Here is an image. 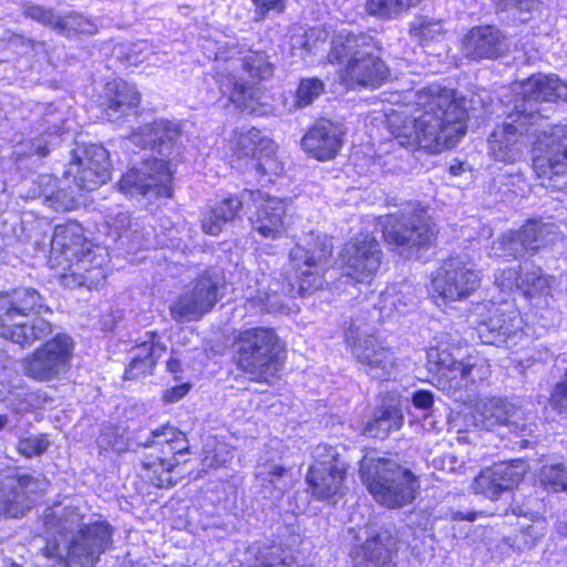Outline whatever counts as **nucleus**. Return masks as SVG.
<instances>
[{"label":"nucleus","mask_w":567,"mask_h":567,"mask_svg":"<svg viewBox=\"0 0 567 567\" xmlns=\"http://www.w3.org/2000/svg\"><path fill=\"white\" fill-rule=\"evenodd\" d=\"M468 111L455 90L429 86L417 93L410 115L391 123L390 132L402 147L437 155L453 150L467 133Z\"/></svg>","instance_id":"1"},{"label":"nucleus","mask_w":567,"mask_h":567,"mask_svg":"<svg viewBox=\"0 0 567 567\" xmlns=\"http://www.w3.org/2000/svg\"><path fill=\"white\" fill-rule=\"evenodd\" d=\"M287 360V343L274 327L252 326L233 334L230 361L252 383L271 385L280 380Z\"/></svg>","instance_id":"2"},{"label":"nucleus","mask_w":567,"mask_h":567,"mask_svg":"<svg viewBox=\"0 0 567 567\" xmlns=\"http://www.w3.org/2000/svg\"><path fill=\"white\" fill-rule=\"evenodd\" d=\"M372 41V37L365 32L347 30L331 38L327 61L332 65H342L338 76L347 90H375L389 80L390 69L384 60L364 50Z\"/></svg>","instance_id":"3"},{"label":"nucleus","mask_w":567,"mask_h":567,"mask_svg":"<svg viewBox=\"0 0 567 567\" xmlns=\"http://www.w3.org/2000/svg\"><path fill=\"white\" fill-rule=\"evenodd\" d=\"M50 312L42 295L32 287L18 286L0 291V338L22 348L50 337L53 324L39 317Z\"/></svg>","instance_id":"4"},{"label":"nucleus","mask_w":567,"mask_h":567,"mask_svg":"<svg viewBox=\"0 0 567 567\" xmlns=\"http://www.w3.org/2000/svg\"><path fill=\"white\" fill-rule=\"evenodd\" d=\"M93 244L85 236L79 221L68 219L53 227L48 250V265L59 271V280L65 287L85 286L94 269Z\"/></svg>","instance_id":"5"},{"label":"nucleus","mask_w":567,"mask_h":567,"mask_svg":"<svg viewBox=\"0 0 567 567\" xmlns=\"http://www.w3.org/2000/svg\"><path fill=\"white\" fill-rule=\"evenodd\" d=\"M144 445L157 452L145 454L141 461L137 473L141 482L154 488L175 486L182 477L177 468L187 462L182 457L190 453L186 433L167 422L152 430Z\"/></svg>","instance_id":"6"},{"label":"nucleus","mask_w":567,"mask_h":567,"mask_svg":"<svg viewBox=\"0 0 567 567\" xmlns=\"http://www.w3.org/2000/svg\"><path fill=\"white\" fill-rule=\"evenodd\" d=\"M241 70L249 81H244L234 72L216 71L214 79L226 106H233L239 113L254 114L262 105L261 83L274 78L276 66L264 50H248L240 58Z\"/></svg>","instance_id":"7"},{"label":"nucleus","mask_w":567,"mask_h":567,"mask_svg":"<svg viewBox=\"0 0 567 567\" xmlns=\"http://www.w3.org/2000/svg\"><path fill=\"white\" fill-rule=\"evenodd\" d=\"M229 153L234 167L254 173L261 182L274 183L285 175L286 165L280 155V146L256 126L234 130L229 138Z\"/></svg>","instance_id":"8"},{"label":"nucleus","mask_w":567,"mask_h":567,"mask_svg":"<svg viewBox=\"0 0 567 567\" xmlns=\"http://www.w3.org/2000/svg\"><path fill=\"white\" fill-rule=\"evenodd\" d=\"M360 478L373 499L389 509L412 504L421 487L420 477L412 470L388 457L362 465Z\"/></svg>","instance_id":"9"},{"label":"nucleus","mask_w":567,"mask_h":567,"mask_svg":"<svg viewBox=\"0 0 567 567\" xmlns=\"http://www.w3.org/2000/svg\"><path fill=\"white\" fill-rule=\"evenodd\" d=\"M377 225L382 241L390 250L398 252L426 251L436 245L440 234L427 209L420 205L379 216Z\"/></svg>","instance_id":"10"},{"label":"nucleus","mask_w":567,"mask_h":567,"mask_svg":"<svg viewBox=\"0 0 567 567\" xmlns=\"http://www.w3.org/2000/svg\"><path fill=\"white\" fill-rule=\"evenodd\" d=\"M332 255L333 246L326 238L316 239L309 248L292 250L289 261L293 275L285 276L286 293L290 298L305 297L321 289Z\"/></svg>","instance_id":"11"},{"label":"nucleus","mask_w":567,"mask_h":567,"mask_svg":"<svg viewBox=\"0 0 567 567\" xmlns=\"http://www.w3.org/2000/svg\"><path fill=\"white\" fill-rule=\"evenodd\" d=\"M482 276L458 255L443 259L431 275L429 297L436 305H447L471 298L481 287Z\"/></svg>","instance_id":"12"},{"label":"nucleus","mask_w":567,"mask_h":567,"mask_svg":"<svg viewBox=\"0 0 567 567\" xmlns=\"http://www.w3.org/2000/svg\"><path fill=\"white\" fill-rule=\"evenodd\" d=\"M384 252L370 231H359L346 240L338 252L341 276L352 285H371L380 274Z\"/></svg>","instance_id":"13"},{"label":"nucleus","mask_w":567,"mask_h":567,"mask_svg":"<svg viewBox=\"0 0 567 567\" xmlns=\"http://www.w3.org/2000/svg\"><path fill=\"white\" fill-rule=\"evenodd\" d=\"M74 355L72 338L59 332L44 340L21 360L23 374L38 382H50L70 371Z\"/></svg>","instance_id":"14"},{"label":"nucleus","mask_w":567,"mask_h":567,"mask_svg":"<svg viewBox=\"0 0 567 567\" xmlns=\"http://www.w3.org/2000/svg\"><path fill=\"white\" fill-rule=\"evenodd\" d=\"M224 289V279L212 269H205L196 276L190 288L174 300L169 313L177 322L199 321L221 300Z\"/></svg>","instance_id":"15"},{"label":"nucleus","mask_w":567,"mask_h":567,"mask_svg":"<svg viewBox=\"0 0 567 567\" xmlns=\"http://www.w3.org/2000/svg\"><path fill=\"white\" fill-rule=\"evenodd\" d=\"M174 172L169 159L156 157L144 158L140 166L128 167L115 186L124 195L154 194L156 197L172 198Z\"/></svg>","instance_id":"16"},{"label":"nucleus","mask_w":567,"mask_h":567,"mask_svg":"<svg viewBox=\"0 0 567 567\" xmlns=\"http://www.w3.org/2000/svg\"><path fill=\"white\" fill-rule=\"evenodd\" d=\"M433 367L439 385L449 391L488 381L492 375L489 360L478 351L467 353L458 361L443 350L437 353Z\"/></svg>","instance_id":"17"},{"label":"nucleus","mask_w":567,"mask_h":567,"mask_svg":"<svg viewBox=\"0 0 567 567\" xmlns=\"http://www.w3.org/2000/svg\"><path fill=\"white\" fill-rule=\"evenodd\" d=\"M326 458L316 460L308 468L306 483L313 499L336 504L347 493L350 465L332 446H326Z\"/></svg>","instance_id":"18"},{"label":"nucleus","mask_w":567,"mask_h":567,"mask_svg":"<svg viewBox=\"0 0 567 567\" xmlns=\"http://www.w3.org/2000/svg\"><path fill=\"white\" fill-rule=\"evenodd\" d=\"M532 165L539 178L567 176V124H551L535 135Z\"/></svg>","instance_id":"19"},{"label":"nucleus","mask_w":567,"mask_h":567,"mask_svg":"<svg viewBox=\"0 0 567 567\" xmlns=\"http://www.w3.org/2000/svg\"><path fill=\"white\" fill-rule=\"evenodd\" d=\"M535 118V112L515 107L503 122L494 126L487 140L489 155L494 161L514 164L518 159L524 138L529 135Z\"/></svg>","instance_id":"20"},{"label":"nucleus","mask_w":567,"mask_h":567,"mask_svg":"<svg viewBox=\"0 0 567 567\" xmlns=\"http://www.w3.org/2000/svg\"><path fill=\"white\" fill-rule=\"evenodd\" d=\"M80 190L94 192L112 178V163L107 151L91 144L80 153L72 152L68 168L63 173Z\"/></svg>","instance_id":"21"},{"label":"nucleus","mask_w":567,"mask_h":567,"mask_svg":"<svg viewBox=\"0 0 567 567\" xmlns=\"http://www.w3.org/2000/svg\"><path fill=\"white\" fill-rule=\"evenodd\" d=\"M113 527L104 519L83 524L66 549L65 567H95L112 545Z\"/></svg>","instance_id":"22"},{"label":"nucleus","mask_w":567,"mask_h":567,"mask_svg":"<svg viewBox=\"0 0 567 567\" xmlns=\"http://www.w3.org/2000/svg\"><path fill=\"white\" fill-rule=\"evenodd\" d=\"M142 93L136 83L116 76L106 80L96 96V106L109 121L124 122L140 115Z\"/></svg>","instance_id":"23"},{"label":"nucleus","mask_w":567,"mask_h":567,"mask_svg":"<svg viewBox=\"0 0 567 567\" xmlns=\"http://www.w3.org/2000/svg\"><path fill=\"white\" fill-rule=\"evenodd\" d=\"M399 550V537L389 529H381L354 546L350 557L354 567H396Z\"/></svg>","instance_id":"24"},{"label":"nucleus","mask_w":567,"mask_h":567,"mask_svg":"<svg viewBox=\"0 0 567 567\" xmlns=\"http://www.w3.org/2000/svg\"><path fill=\"white\" fill-rule=\"evenodd\" d=\"M523 480L524 471L518 461L499 462L482 468L474 477L472 488L475 494L496 501Z\"/></svg>","instance_id":"25"},{"label":"nucleus","mask_w":567,"mask_h":567,"mask_svg":"<svg viewBox=\"0 0 567 567\" xmlns=\"http://www.w3.org/2000/svg\"><path fill=\"white\" fill-rule=\"evenodd\" d=\"M162 333L151 330L145 333V340L135 342L122 380L136 381L154 374L162 355L167 351V346L162 340Z\"/></svg>","instance_id":"26"},{"label":"nucleus","mask_w":567,"mask_h":567,"mask_svg":"<svg viewBox=\"0 0 567 567\" xmlns=\"http://www.w3.org/2000/svg\"><path fill=\"white\" fill-rule=\"evenodd\" d=\"M466 56L481 60H496L509 48L506 34L495 24H480L471 28L463 38Z\"/></svg>","instance_id":"27"},{"label":"nucleus","mask_w":567,"mask_h":567,"mask_svg":"<svg viewBox=\"0 0 567 567\" xmlns=\"http://www.w3.org/2000/svg\"><path fill=\"white\" fill-rule=\"evenodd\" d=\"M342 133L328 118H318L303 134L301 148L310 157L327 162L337 157L342 146Z\"/></svg>","instance_id":"28"},{"label":"nucleus","mask_w":567,"mask_h":567,"mask_svg":"<svg viewBox=\"0 0 567 567\" xmlns=\"http://www.w3.org/2000/svg\"><path fill=\"white\" fill-rule=\"evenodd\" d=\"M37 483L31 474H12L0 482V516L21 518L32 508L30 487Z\"/></svg>","instance_id":"29"},{"label":"nucleus","mask_w":567,"mask_h":567,"mask_svg":"<svg viewBox=\"0 0 567 567\" xmlns=\"http://www.w3.org/2000/svg\"><path fill=\"white\" fill-rule=\"evenodd\" d=\"M557 226L546 223L542 217H532L516 230H511L505 238L508 245H519L532 255L554 244Z\"/></svg>","instance_id":"30"},{"label":"nucleus","mask_w":567,"mask_h":567,"mask_svg":"<svg viewBox=\"0 0 567 567\" xmlns=\"http://www.w3.org/2000/svg\"><path fill=\"white\" fill-rule=\"evenodd\" d=\"M244 209L240 195L227 194L215 203L200 219V228L208 236H218L226 224L236 220Z\"/></svg>","instance_id":"31"},{"label":"nucleus","mask_w":567,"mask_h":567,"mask_svg":"<svg viewBox=\"0 0 567 567\" xmlns=\"http://www.w3.org/2000/svg\"><path fill=\"white\" fill-rule=\"evenodd\" d=\"M285 208L272 198L265 199L256 209L252 228L262 238L279 239L286 235Z\"/></svg>","instance_id":"32"},{"label":"nucleus","mask_w":567,"mask_h":567,"mask_svg":"<svg viewBox=\"0 0 567 567\" xmlns=\"http://www.w3.org/2000/svg\"><path fill=\"white\" fill-rule=\"evenodd\" d=\"M519 313L516 310L505 311L492 305L488 308V315L482 318L477 326L485 328L494 337V340L489 341L494 343L496 341L503 342L514 337L518 331L522 330Z\"/></svg>","instance_id":"33"},{"label":"nucleus","mask_w":567,"mask_h":567,"mask_svg":"<svg viewBox=\"0 0 567 567\" xmlns=\"http://www.w3.org/2000/svg\"><path fill=\"white\" fill-rule=\"evenodd\" d=\"M524 99L536 103H557L567 100V84L557 75L532 76Z\"/></svg>","instance_id":"34"},{"label":"nucleus","mask_w":567,"mask_h":567,"mask_svg":"<svg viewBox=\"0 0 567 567\" xmlns=\"http://www.w3.org/2000/svg\"><path fill=\"white\" fill-rule=\"evenodd\" d=\"M555 278L536 267L517 277V287L528 300L548 303L554 298L553 284Z\"/></svg>","instance_id":"35"},{"label":"nucleus","mask_w":567,"mask_h":567,"mask_svg":"<svg viewBox=\"0 0 567 567\" xmlns=\"http://www.w3.org/2000/svg\"><path fill=\"white\" fill-rule=\"evenodd\" d=\"M404 422L402 410L398 405H380L375 409L364 430L373 437H386L390 433L399 431Z\"/></svg>","instance_id":"36"},{"label":"nucleus","mask_w":567,"mask_h":567,"mask_svg":"<svg viewBox=\"0 0 567 567\" xmlns=\"http://www.w3.org/2000/svg\"><path fill=\"white\" fill-rule=\"evenodd\" d=\"M357 360L367 365L371 370L386 371L394 367L393 352L390 348L372 337L365 338L359 352L355 354Z\"/></svg>","instance_id":"37"},{"label":"nucleus","mask_w":567,"mask_h":567,"mask_svg":"<svg viewBox=\"0 0 567 567\" xmlns=\"http://www.w3.org/2000/svg\"><path fill=\"white\" fill-rule=\"evenodd\" d=\"M56 32L65 38L80 35H93L97 33L96 24L89 18L78 12H69L60 16L56 24Z\"/></svg>","instance_id":"38"},{"label":"nucleus","mask_w":567,"mask_h":567,"mask_svg":"<svg viewBox=\"0 0 567 567\" xmlns=\"http://www.w3.org/2000/svg\"><path fill=\"white\" fill-rule=\"evenodd\" d=\"M539 485L550 493H567V463L544 464L538 471Z\"/></svg>","instance_id":"39"},{"label":"nucleus","mask_w":567,"mask_h":567,"mask_svg":"<svg viewBox=\"0 0 567 567\" xmlns=\"http://www.w3.org/2000/svg\"><path fill=\"white\" fill-rule=\"evenodd\" d=\"M324 92V83L319 78H302L300 79L293 94L295 105L298 109H303L310 105Z\"/></svg>","instance_id":"40"},{"label":"nucleus","mask_w":567,"mask_h":567,"mask_svg":"<svg viewBox=\"0 0 567 567\" xmlns=\"http://www.w3.org/2000/svg\"><path fill=\"white\" fill-rule=\"evenodd\" d=\"M51 445L49 434L40 433L38 435H30L20 437L17 442L16 450L19 455L24 458H33L47 453Z\"/></svg>","instance_id":"41"},{"label":"nucleus","mask_w":567,"mask_h":567,"mask_svg":"<svg viewBox=\"0 0 567 567\" xmlns=\"http://www.w3.org/2000/svg\"><path fill=\"white\" fill-rule=\"evenodd\" d=\"M440 25L439 20L430 19L427 17L420 16L417 19L410 24L409 34L411 38L417 40L420 45H426L434 40Z\"/></svg>","instance_id":"42"},{"label":"nucleus","mask_w":567,"mask_h":567,"mask_svg":"<svg viewBox=\"0 0 567 567\" xmlns=\"http://www.w3.org/2000/svg\"><path fill=\"white\" fill-rule=\"evenodd\" d=\"M514 406L505 399L496 398L486 404L485 413L486 419L491 420L494 424L506 425L511 421Z\"/></svg>","instance_id":"43"},{"label":"nucleus","mask_w":567,"mask_h":567,"mask_svg":"<svg viewBox=\"0 0 567 567\" xmlns=\"http://www.w3.org/2000/svg\"><path fill=\"white\" fill-rule=\"evenodd\" d=\"M254 6V21L262 22L272 12L281 14L287 7V0H250Z\"/></svg>","instance_id":"44"},{"label":"nucleus","mask_w":567,"mask_h":567,"mask_svg":"<svg viewBox=\"0 0 567 567\" xmlns=\"http://www.w3.org/2000/svg\"><path fill=\"white\" fill-rule=\"evenodd\" d=\"M23 14L33 21L56 30L60 16H55L54 11L50 8H45L39 4H30L24 8Z\"/></svg>","instance_id":"45"},{"label":"nucleus","mask_w":567,"mask_h":567,"mask_svg":"<svg viewBox=\"0 0 567 567\" xmlns=\"http://www.w3.org/2000/svg\"><path fill=\"white\" fill-rule=\"evenodd\" d=\"M540 0H492L496 12H507L512 9L519 13H530L538 8Z\"/></svg>","instance_id":"46"},{"label":"nucleus","mask_w":567,"mask_h":567,"mask_svg":"<svg viewBox=\"0 0 567 567\" xmlns=\"http://www.w3.org/2000/svg\"><path fill=\"white\" fill-rule=\"evenodd\" d=\"M549 400L556 410L567 411V370L564 378L554 385Z\"/></svg>","instance_id":"47"},{"label":"nucleus","mask_w":567,"mask_h":567,"mask_svg":"<svg viewBox=\"0 0 567 567\" xmlns=\"http://www.w3.org/2000/svg\"><path fill=\"white\" fill-rule=\"evenodd\" d=\"M61 197H66V194L63 193L62 190H56L52 193L50 196H48L45 200L48 205L56 212H69L76 206L74 198L69 197L66 202H63Z\"/></svg>","instance_id":"48"},{"label":"nucleus","mask_w":567,"mask_h":567,"mask_svg":"<svg viewBox=\"0 0 567 567\" xmlns=\"http://www.w3.org/2000/svg\"><path fill=\"white\" fill-rule=\"evenodd\" d=\"M190 390L189 383H182L166 389L163 392V401L165 403H174L182 400Z\"/></svg>","instance_id":"49"},{"label":"nucleus","mask_w":567,"mask_h":567,"mask_svg":"<svg viewBox=\"0 0 567 567\" xmlns=\"http://www.w3.org/2000/svg\"><path fill=\"white\" fill-rule=\"evenodd\" d=\"M412 403L417 409L427 410L434 403L433 393L430 390H417L412 395Z\"/></svg>","instance_id":"50"},{"label":"nucleus","mask_w":567,"mask_h":567,"mask_svg":"<svg viewBox=\"0 0 567 567\" xmlns=\"http://www.w3.org/2000/svg\"><path fill=\"white\" fill-rule=\"evenodd\" d=\"M43 526L48 532L62 534L63 526L61 524V517L54 512H50L43 516Z\"/></svg>","instance_id":"51"},{"label":"nucleus","mask_w":567,"mask_h":567,"mask_svg":"<svg viewBox=\"0 0 567 567\" xmlns=\"http://www.w3.org/2000/svg\"><path fill=\"white\" fill-rule=\"evenodd\" d=\"M254 567H289V565L284 557L270 553L264 556L262 560Z\"/></svg>","instance_id":"52"},{"label":"nucleus","mask_w":567,"mask_h":567,"mask_svg":"<svg viewBox=\"0 0 567 567\" xmlns=\"http://www.w3.org/2000/svg\"><path fill=\"white\" fill-rule=\"evenodd\" d=\"M240 53L243 52L237 45H226L217 52L216 59L227 62Z\"/></svg>","instance_id":"53"},{"label":"nucleus","mask_w":567,"mask_h":567,"mask_svg":"<svg viewBox=\"0 0 567 567\" xmlns=\"http://www.w3.org/2000/svg\"><path fill=\"white\" fill-rule=\"evenodd\" d=\"M166 370L174 374L175 379H178V375L183 372L182 361L176 357H169L166 360Z\"/></svg>","instance_id":"54"},{"label":"nucleus","mask_w":567,"mask_h":567,"mask_svg":"<svg viewBox=\"0 0 567 567\" xmlns=\"http://www.w3.org/2000/svg\"><path fill=\"white\" fill-rule=\"evenodd\" d=\"M289 473V468L284 465H275L270 468L269 475L275 477H282Z\"/></svg>","instance_id":"55"},{"label":"nucleus","mask_w":567,"mask_h":567,"mask_svg":"<svg viewBox=\"0 0 567 567\" xmlns=\"http://www.w3.org/2000/svg\"><path fill=\"white\" fill-rule=\"evenodd\" d=\"M463 163L462 162H457L456 164H453L449 167V173L450 175L452 176H458L463 173Z\"/></svg>","instance_id":"56"},{"label":"nucleus","mask_w":567,"mask_h":567,"mask_svg":"<svg viewBox=\"0 0 567 567\" xmlns=\"http://www.w3.org/2000/svg\"><path fill=\"white\" fill-rule=\"evenodd\" d=\"M169 130V123L168 122H165V121H161V122H154L152 124V131H154L155 133H158L159 131H168Z\"/></svg>","instance_id":"57"},{"label":"nucleus","mask_w":567,"mask_h":567,"mask_svg":"<svg viewBox=\"0 0 567 567\" xmlns=\"http://www.w3.org/2000/svg\"><path fill=\"white\" fill-rule=\"evenodd\" d=\"M456 517L460 518V519H466L468 522H474L476 519V517H477V513L470 512V513H467L465 515L458 513V514H456Z\"/></svg>","instance_id":"58"},{"label":"nucleus","mask_w":567,"mask_h":567,"mask_svg":"<svg viewBox=\"0 0 567 567\" xmlns=\"http://www.w3.org/2000/svg\"><path fill=\"white\" fill-rule=\"evenodd\" d=\"M8 423V417L4 414H0V431L6 426Z\"/></svg>","instance_id":"59"},{"label":"nucleus","mask_w":567,"mask_h":567,"mask_svg":"<svg viewBox=\"0 0 567 567\" xmlns=\"http://www.w3.org/2000/svg\"><path fill=\"white\" fill-rule=\"evenodd\" d=\"M44 555H45L47 557H51V556H52V555H51V554H49V553H44Z\"/></svg>","instance_id":"60"}]
</instances>
